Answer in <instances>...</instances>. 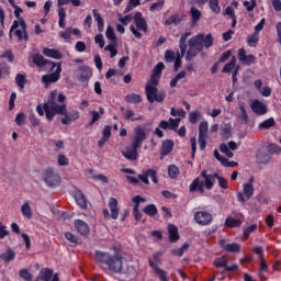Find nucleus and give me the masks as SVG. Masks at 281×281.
Here are the masks:
<instances>
[{
  "mask_svg": "<svg viewBox=\"0 0 281 281\" xmlns=\"http://www.w3.org/2000/svg\"><path fill=\"white\" fill-rule=\"evenodd\" d=\"M65 100L67 97L54 90L49 93L47 101L42 105H36V112L40 116L46 115L47 122H52L56 114L65 113Z\"/></svg>",
  "mask_w": 281,
  "mask_h": 281,
  "instance_id": "obj_1",
  "label": "nucleus"
},
{
  "mask_svg": "<svg viewBox=\"0 0 281 281\" xmlns=\"http://www.w3.org/2000/svg\"><path fill=\"white\" fill-rule=\"evenodd\" d=\"M94 260L99 265H106L108 269L113 271V273H122L124 257L120 252L111 255L109 252L97 250L94 254Z\"/></svg>",
  "mask_w": 281,
  "mask_h": 281,
  "instance_id": "obj_2",
  "label": "nucleus"
},
{
  "mask_svg": "<svg viewBox=\"0 0 281 281\" xmlns=\"http://www.w3.org/2000/svg\"><path fill=\"white\" fill-rule=\"evenodd\" d=\"M19 21H13V24L11 25L9 31V37L12 38V32H14L20 43L21 41L27 42L30 41V35L27 34V23H25V20L23 19H19Z\"/></svg>",
  "mask_w": 281,
  "mask_h": 281,
  "instance_id": "obj_3",
  "label": "nucleus"
},
{
  "mask_svg": "<svg viewBox=\"0 0 281 281\" xmlns=\"http://www.w3.org/2000/svg\"><path fill=\"white\" fill-rule=\"evenodd\" d=\"M43 180L47 188H58L60 186V175L54 167H48L44 170Z\"/></svg>",
  "mask_w": 281,
  "mask_h": 281,
  "instance_id": "obj_4",
  "label": "nucleus"
},
{
  "mask_svg": "<svg viewBox=\"0 0 281 281\" xmlns=\"http://www.w3.org/2000/svg\"><path fill=\"white\" fill-rule=\"evenodd\" d=\"M145 92H146L149 104H154L155 102L161 103L164 102V100H166V92L165 91L159 92L157 87L146 86Z\"/></svg>",
  "mask_w": 281,
  "mask_h": 281,
  "instance_id": "obj_5",
  "label": "nucleus"
},
{
  "mask_svg": "<svg viewBox=\"0 0 281 281\" xmlns=\"http://www.w3.org/2000/svg\"><path fill=\"white\" fill-rule=\"evenodd\" d=\"M55 67V71L49 75H44L42 77V82L44 85H53V82H58V80H60V74H63V64L56 63Z\"/></svg>",
  "mask_w": 281,
  "mask_h": 281,
  "instance_id": "obj_6",
  "label": "nucleus"
},
{
  "mask_svg": "<svg viewBox=\"0 0 281 281\" xmlns=\"http://www.w3.org/2000/svg\"><path fill=\"white\" fill-rule=\"evenodd\" d=\"M109 209L111 214H109V211L105 209L103 210V217L109 218V216H111L112 221H117V217L120 216V207H117V199L115 198L109 199Z\"/></svg>",
  "mask_w": 281,
  "mask_h": 281,
  "instance_id": "obj_7",
  "label": "nucleus"
},
{
  "mask_svg": "<svg viewBox=\"0 0 281 281\" xmlns=\"http://www.w3.org/2000/svg\"><path fill=\"white\" fill-rule=\"evenodd\" d=\"M254 184L245 183L243 186V192L237 193V200L239 201V203H247V201H249V199L254 196Z\"/></svg>",
  "mask_w": 281,
  "mask_h": 281,
  "instance_id": "obj_8",
  "label": "nucleus"
},
{
  "mask_svg": "<svg viewBox=\"0 0 281 281\" xmlns=\"http://www.w3.org/2000/svg\"><path fill=\"white\" fill-rule=\"evenodd\" d=\"M194 221L198 225L205 226L211 225L214 217L212 216V213H209L207 211H196L194 213Z\"/></svg>",
  "mask_w": 281,
  "mask_h": 281,
  "instance_id": "obj_9",
  "label": "nucleus"
},
{
  "mask_svg": "<svg viewBox=\"0 0 281 281\" xmlns=\"http://www.w3.org/2000/svg\"><path fill=\"white\" fill-rule=\"evenodd\" d=\"M59 115H64L65 117L61 119V124H64L65 126L71 124V122H76V120L80 119V112H78L77 110H72L70 112H67V104L65 103V111L63 114Z\"/></svg>",
  "mask_w": 281,
  "mask_h": 281,
  "instance_id": "obj_10",
  "label": "nucleus"
},
{
  "mask_svg": "<svg viewBox=\"0 0 281 281\" xmlns=\"http://www.w3.org/2000/svg\"><path fill=\"white\" fill-rule=\"evenodd\" d=\"M137 150H139V147L132 143L131 146H127L125 150L121 153L128 161H137V159H139V153H137Z\"/></svg>",
  "mask_w": 281,
  "mask_h": 281,
  "instance_id": "obj_11",
  "label": "nucleus"
},
{
  "mask_svg": "<svg viewBox=\"0 0 281 281\" xmlns=\"http://www.w3.org/2000/svg\"><path fill=\"white\" fill-rule=\"evenodd\" d=\"M148 177L151 178L153 183H158V179H157V170L155 169H147L145 171H143L142 175H138V179H140V181L143 183H145V186H149L150 181L148 180Z\"/></svg>",
  "mask_w": 281,
  "mask_h": 281,
  "instance_id": "obj_12",
  "label": "nucleus"
},
{
  "mask_svg": "<svg viewBox=\"0 0 281 281\" xmlns=\"http://www.w3.org/2000/svg\"><path fill=\"white\" fill-rule=\"evenodd\" d=\"M32 60L34 65H36V67H45V65H49L50 71H54V69H56V61L45 59V57H43V55L41 54L33 55Z\"/></svg>",
  "mask_w": 281,
  "mask_h": 281,
  "instance_id": "obj_13",
  "label": "nucleus"
},
{
  "mask_svg": "<svg viewBox=\"0 0 281 281\" xmlns=\"http://www.w3.org/2000/svg\"><path fill=\"white\" fill-rule=\"evenodd\" d=\"M134 133L135 136L132 144L140 148V146L144 144L146 139V132L144 131V127L138 125L135 127Z\"/></svg>",
  "mask_w": 281,
  "mask_h": 281,
  "instance_id": "obj_14",
  "label": "nucleus"
},
{
  "mask_svg": "<svg viewBox=\"0 0 281 281\" xmlns=\"http://www.w3.org/2000/svg\"><path fill=\"white\" fill-rule=\"evenodd\" d=\"M237 58L239 63H241L243 65H247L248 67L249 65H254V63H256V57L251 54L247 55L245 48H239Z\"/></svg>",
  "mask_w": 281,
  "mask_h": 281,
  "instance_id": "obj_15",
  "label": "nucleus"
},
{
  "mask_svg": "<svg viewBox=\"0 0 281 281\" xmlns=\"http://www.w3.org/2000/svg\"><path fill=\"white\" fill-rule=\"evenodd\" d=\"M134 23L136 25V30L139 32H148V23L146 19L142 14V12H136L134 15Z\"/></svg>",
  "mask_w": 281,
  "mask_h": 281,
  "instance_id": "obj_16",
  "label": "nucleus"
},
{
  "mask_svg": "<svg viewBox=\"0 0 281 281\" xmlns=\"http://www.w3.org/2000/svg\"><path fill=\"white\" fill-rule=\"evenodd\" d=\"M148 262H149V267L153 269L154 273H156L158 276L160 281H170L166 270L159 268V266L157 263H155V261H153V259H150V258L148 259Z\"/></svg>",
  "mask_w": 281,
  "mask_h": 281,
  "instance_id": "obj_17",
  "label": "nucleus"
},
{
  "mask_svg": "<svg viewBox=\"0 0 281 281\" xmlns=\"http://www.w3.org/2000/svg\"><path fill=\"white\" fill-rule=\"evenodd\" d=\"M37 280L43 281H60V278L58 277V273L54 274V270L46 268L41 271V274L38 276Z\"/></svg>",
  "mask_w": 281,
  "mask_h": 281,
  "instance_id": "obj_18",
  "label": "nucleus"
},
{
  "mask_svg": "<svg viewBox=\"0 0 281 281\" xmlns=\"http://www.w3.org/2000/svg\"><path fill=\"white\" fill-rule=\"evenodd\" d=\"M121 111H123V119L125 121H131V122H142L144 121V115L138 114L137 116H135V111L131 110V109H124V106H121Z\"/></svg>",
  "mask_w": 281,
  "mask_h": 281,
  "instance_id": "obj_19",
  "label": "nucleus"
},
{
  "mask_svg": "<svg viewBox=\"0 0 281 281\" xmlns=\"http://www.w3.org/2000/svg\"><path fill=\"white\" fill-rule=\"evenodd\" d=\"M200 176L204 179V188H206V190H212V188H214V181L216 179V176H214V173H209L205 169L201 171Z\"/></svg>",
  "mask_w": 281,
  "mask_h": 281,
  "instance_id": "obj_20",
  "label": "nucleus"
},
{
  "mask_svg": "<svg viewBox=\"0 0 281 281\" xmlns=\"http://www.w3.org/2000/svg\"><path fill=\"white\" fill-rule=\"evenodd\" d=\"M189 192H199L200 194L205 193L204 182L201 180V178L196 177L195 179H193V181L189 186Z\"/></svg>",
  "mask_w": 281,
  "mask_h": 281,
  "instance_id": "obj_21",
  "label": "nucleus"
},
{
  "mask_svg": "<svg viewBox=\"0 0 281 281\" xmlns=\"http://www.w3.org/2000/svg\"><path fill=\"white\" fill-rule=\"evenodd\" d=\"M75 228L81 236H89V224L82 220H75L74 222Z\"/></svg>",
  "mask_w": 281,
  "mask_h": 281,
  "instance_id": "obj_22",
  "label": "nucleus"
},
{
  "mask_svg": "<svg viewBox=\"0 0 281 281\" xmlns=\"http://www.w3.org/2000/svg\"><path fill=\"white\" fill-rule=\"evenodd\" d=\"M250 109L256 113V115H265L267 113V105L260 100H254L250 103Z\"/></svg>",
  "mask_w": 281,
  "mask_h": 281,
  "instance_id": "obj_23",
  "label": "nucleus"
},
{
  "mask_svg": "<svg viewBox=\"0 0 281 281\" xmlns=\"http://www.w3.org/2000/svg\"><path fill=\"white\" fill-rule=\"evenodd\" d=\"M79 72V82H87V80L91 79V76H93V72L91 71V68L89 66H80L78 68Z\"/></svg>",
  "mask_w": 281,
  "mask_h": 281,
  "instance_id": "obj_24",
  "label": "nucleus"
},
{
  "mask_svg": "<svg viewBox=\"0 0 281 281\" xmlns=\"http://www.w3.org/2000/svg\"><path fill=\"white\" fill-rule=\"evenodd\" d=\"M220 246L224 251H228V254H238V251H240V246L238 244H227L225 239H220Z\"/></svg>",
  "mask_w": 281,
  "mask_h": 281,
  "instance_id": "obj_25",
  "label": "nucleus"
},
{
  "mask_svg": "<svg viewBox=\"0 0 281 281\" xmlns=\"http://www.w3.org/2000/svg\"><path fill=\"white\" fill-rule=\"evenodd\" d=\"M188 44L189 47H193L200 52H203V34H198L196 36L191 37Z\"/></svg>",
  "mask_w": 281,
  "mask_h": 281,
  "instance_id": "obj_26",
  "label": "nucleus"
},
{
  "mask_svg": "<svg viewBox=\"0 0 281 281\" xmlns=\"http://www.w3.org/2000/svg\"><path fill=\"white\" fill-rule=\"evenodd\" d=\"M173 149H175V142L172 139L164 140L160 148L161 157H167V155H170V153H172Z\"/></svg>",
  "mask_w": 281,
  "mask_h": 281,
  "instance_id": "obj_27",
  "label": "nucleus"
},
{
  "mask_svg": "<svg viewBox=\"0 0 281 281\" xmlns=\"http://www.w3.org/2000/svg\"><path fill=\"white\" fill-rule=\"evenodd\" d=\"M167 232L169 234V243H177L179 240V228L175 224H168Z\"/></svg>",
  "mask_w": 281,
  "mask_h": 281,
  "instance_id": "obj_28",
  "label": "nucleus"
},
{
  "mask_svg": "<svg viewBox=\"0 0 281 281\" xmlns=\"http://www.w3.org/2000/svg\"><path fill=\"white\" fill-rule=\"evenodd\" d=\"M190 36H192V33H190V32H187L180 36L179 47H180L181 56H186V52H188L187 43H188V38H190Z\"/></svg>",
  "mask_w": 281,
  "mask_h": 281,
  "instance_id": "obj_29",
  "label": "nucleus"
},
{
  "mask_svg": "<svg viewBox=\"0 0 281 281\" xmlns=\"http://www.w3.org/2000/svg\"><path fill=\"white\" fill-rule=\"evenodd\" d=\"M257 160L259 164L267 165L271 161V154H269V151L259 149L257 151Z\"/></svg>",
  "mask_w": 281,
  "mask_h": 281,
  "instance_id": "obj_30",
  "label": "nucleus"
},
{
  "mask_svg": "<svg viewBox=\"0 0 281 281\" xmlns=\"http://www.w3.org/2000/svg\"><path fill=\"white\" fill-rule=\"evenodd\" d=\"M16 258V252L13 251L12 248H8L4 252L0 254V260L3 262H12Z\"/></svg>",
  "mask_w": 281,
  "mask_h": 281,
  "instance_id": "obj_31",
  "label": "nucleus"
},
{
  "mask_svg": "<svg viewBox=\"0 0 281 281\" xmlns=\"http://www.w3.org/2000/svg\"><path fill=\"white\" fill-rule=\"evenodd\" d=\"M43 54L44 56H47L48 58H54L55 60H60L63 58V53L54 48H44Z\"/></svg>",
  "mask_w": 281,
  "mask_h": 281,
  "instance_id": "obj_32",
  "label": "nucleus"
},
{
  "mask_svg": "<svg viewBox=\"0 0 281 281\" xmlns=\"http://www.w3.org/2000/svg\"><path fill=\"white\" fill-rule=\"evenodd\" d=\"M104 113H106V111L102 106H99V112L98 111H90L89 115H91L92 117H91V121L88 124V126H93V124L95 122H98L102 117L101 115H104Z\"/></svg>",
  "mask_w": 281,
  "mask_h": 281,
  "instance_id": "obj_33",
  "label": "nucleus"
},
{
  "mask_svg": "<svg viewBox=\"0 0 281 281\" xmlns=\"http://www.w3.org/2000/svg\"><path fill=\"white\" fill-rule=\"evenodd\" d=\"M75 201L81 210H87V198H85V193H82V191H77L75 193Z\"/></svg>",
  "mask_w": 281,
  "mask_h": 281,
  "instance_id": "obj_34",
  "label": "nucleus"
},
{
  "mask_svg": "<svg viewBox=\"0 0 281 281\" xmlns=\"http://www.w3.org/2000/svg\"><path fill=\"white\" fill-rule=\"evenodd\" d=\"M183 21V15L176 13L170 15L166 21L165 25L170 26V25H179Z\"/></svg>",
  "mask_w": 281,
  "mask_h": 281,
  "instance_id": "obj_35",
  "label": "nucleus"
},
{
  "mask_svg": "<svg viewBox=\"0 0 281 281\" xmlns=\"http://www.w3.org/2000/svg\"><path fill=\"white\" fill-rule=\"evenodd\" d=\"M92 14L94 16V20L98 23V31L104 32V19H102V15H100V12H98V9H93Z\"/></svg>",
  "mask_w": 281,
  "mask_h": 281,
  "instance_id": "obj_36",
  "label": "nucleus"
},
{
  "mask_svg": "<svg viewBox=\"0 0 281 281\" xmlns=\"http://www.w3.org/2000/svg\"><path fill=\"white\" fill-rule=\"evenodd\" d=\"M199 54H201V50H199V48L189 46V49L187 50V55H186V60L188 63H192V60H194V58H196V56H199Z\"/></svg>",
  "mask_w": 281,
  "mask_h": 281,
  "instance_id": "obj_37",
  "label": "nucleus"
},
{
  "mask_svg": "<svg viewBox=\"0 0 281 281\" xmlns=\"http://www.w3.org/2000/svg\"><path fill=\"white\" fill-rule=\"evenodd\" d=\"M190 14H191L192 25H196V23H199V21H201V11L199 9H196L195 7H191Z\"/></svg>",
  "mask_w": 281,
  "mask_h": 281,
  "instance_id": "obj_38",
  "label": "nucleus"
},
{
  "mask_svg": "<svg viewBox=\"0 0 281 281\" xmlns=\"http://www.w3.org/2000/svg\"><path fill=\"white\" fill-rule=\"evenodd\" d=\"M224 225H225V227H240V225H243V220L227 217L224 222Z\"/></svg>",
  "mask_w": 281,
  "mask_h": 281,
  "instance_id": "obj_39",
  "label": "nucleus"
},
{
  "mask_svg": "<svg viewBox=\"0 0 281 281\" xmlns=\"http://www.w3.org/2000/svg\"><path fill=\"white\" fill-rule=\"evenodd\" d=\"M236 56H232L231 61L227 63L224 68L222 69V74H232L236 68Z\"/></svg>",
  "mask_w": 281,
  "mask_h": 281,
  "instance_id": "obj_40",
  "label": "nucleus"
},
{
  "mask_svg": "<svg viewBox=\"0 0 281 281\" xmlns=\"http://www.w3.org/2000/svg\"><path fill=\"white\" fill-rule=\"evenodd\" d=\"M144 214H147V216H157L158 214V210L157 206L155 204H148L147 206H145L143 209Z\"/></svg>",
  "mask_w": 281,
  "mask_h": 281,
  "instance_id": "obj_41",
  "label": "nucleus"
},
{
  "mask_svg": "<svg viewBox=\"0 0 281 281\" xmlns=\"http://www.w3.org/2000/svg\"><path fill=\"white\" fill-rule=\"evenodd\" d=\"M125 101L130 104H139V102H142V95L137 93H131L125 97Z\"/></svg>",
  "mask_w": 281,
  "mask_h": 281,
  "instance_id": "obj_42",
  "label": "nucleus"
},
{
  "mask_svg": "<svg viewBox=\"0 0 281 281\" xmlns=\"http://www.w3.org/2000/svg\"><path fill=\"white\" fill-rule=\"evenodd\" d=\"M214 267L217 269H226L227 267V259L225 257L215 258L213 261Z\"/></svg>",
  "mask_w": 281,
  "mask_h": 281,
  "instance_id": "obj_43",
  "label": "nucleus"
},
{
  "mask_svg": "<svg viewBox=\"0 0 281 281\" xmlns=\"http://www.w3.org/2000/svg\"><path fill=\"white\" fill-rule=\"evenodd\" d=\"M21 212L24 218H32V207L30 206V202H25L22 205Z\"/></svg>",
  "mask_w": 281,
  "mask_h": 281,
  "instance_id": "obj_44",
  "label": "nucleus"
},
{
  "mask_svg": "<svg viewBox=\"0 0 281 281\" xmlns=\"http://www.w3.org/2000/svg\"><path fill=\"white\" fill-rule=\"evenodd\" d=\"M25 82H27V79H25V76L18 74L15 77V85H18L20 91H23V89H25Z\"/></svg>",
  "mask_w": 281,
  "mask_h": 281,
  "instance_id": "obj_45",
  "label": "nucleus"
},
{
  "mask_svg": "<svg viewBox=\"0 0 281 281\" xmlns=\"http://www.w3.org/2000/svg\"><path fill=\"white\" fill-rule=\"evenodd\" d=\"M209 8L214 14H221V4H218V0H209Z\"/></svg>",
  "mask_w": 281,
  "mask_h": 281,
  "instance_id": "obj_46",
  "label": "nucleus"
},
{
  "mask_svg": "<svg viewBox=\"0 0 281 281\" xmlns=\"http://www.w3.org/2000/svg\"><path fill=\"white\" fill-rule=\"evenodd\" d=\"M64 236L66 240H68V243H70L71 245H78V243H80V238L74 235L71 232H66Z\"/></svg>",
  "mask_w": 281,
  "mask_h": 281,
  "instance_id": "obj_47",
  "label": "nucleus"
},
{
  "mask_svg": "<svg viewBox=\"0 0 281 281\" xmlns=\"http://www.w3.org/2000/svg\"><path fill=\"white\" fill-rule=\"evenodd\" d=\"M201 111L195 110L189 113V122L190 124H196L199 120H201Z\"/></svg>",
  "mask_w": 281,
  "mask_h": 281,
  "instance_id": "obj_48",
  "label": "nucleus"
},
{
  "mask_svg": "<svg viewBox=\"0 0 281 281\" xmlns=\"http://www.w3.org/2000/svg\"><path fill=\"white\" fill-rule=\"evenodd\" d=\"M207 130H209L207 122L206 121L201 122L199 126V137H207Z\"/></svg>",
  "mask_w": 281,
  "mask_h": 281,
  "instance_id": "obj_49",
  "label": "nucleus"
},
{
  "mask_svg": "<svg viewBox=\"0 0 281 281\" xmlns=\"http://www.w3.org/2000/svg\"><path fill=\"white\" fill-rule=\"evenodd\" d=\"M105 36L112 43H117V36H115V30H113V27L108 26L106 32H105Z\"/></svg>",
  "mask_w": 281,
  "mask_h": 281,
  "instance_id": "obj_50",
  "label": "nucleus"
},
{
  "mask_svg": "<svg viewBox=\"0 0 281 281\" xmlns=\"http://www.w3.org/2000/svg\"><path fill=\"white\" fill-rule=\"evenodd\" d=\"M166 68V66L164 65V63L159 61L153 69V76H156L158 78H161V71H164V69Z\"/></svg>",
  "mask_w": 281,
  "mask_h": 281,
  "instance_id": "obj_51",
  "label": "nucleus"
},
{
  "mask_svg": "<svg viewBox=\"0 0 281 281\" xmlns=\"http://www.w3.org/2000/svg\"><path fill=\"white\" fill-rule=\"evenodd\" d=\"M190 246L188 245V244H183L180 248H177V249H173L172 251H171V254L173 255V256H178L179 258H181V256H183V254H186V251H188V248H189Z\"/></svg>",
  "mask_w": 281,
  "mask_h": 281,
  "instance_id": "obj_52",
  "label": "nucleus"
},
{
  "mask_svg": "<svg viewBox=\"0 0 281 281\" xmlns=\"http://www.w3.org/2000/svg\"><path fill=\"white\" fill-rule=\"evenodd\" d=\"M273 126H276V120L273 117L265 120L259 124V128H271Z\"/></svg>",
  "mask_w": 281,
  "mask_h": 281,
  "instance_id": "obj_53",
  "label": "nucleus"
},
{
  "mask_svg": "<svg viewBox=\"0 0 281 281\" xmlns=\"http://www.w3.org/2000/svg\"><path fill=\"white\" fill-rule=\"evenodd\" d=\"M212 45H214V37H212L211 33H209L206 36L203 35V47L209 49V47H212Z\"/></svg>",
  "mask_w": 281,
  "mask_h": 281,
  "instance_id": "obj_54",
  "label": "nucleus"
},
{
  "mask_svg": "<svg viewBox=\"0 0 281 281\" xmlns=\"http://www.w3.org/2000/svg\"><path fill=\"white\" fill-rule=\"evenodd\" d=\"M168 175L171 179H177L179 177V168L175 165L168 167Z\"/></svg>",
  "mask_w": 281,
  "mask_h": 281,
  "instance_id": "obj_55",
  "label": "nucleus"
},
{
  "mask_svg": "<svg viewBox=\"0 0 281 281\" xmlns=\"http://www.w3.org/2000/svg\"><path fill=\"white\" fill-rule=\"evenodd\" d=\"M186 78V71H180L173 79H171L170 81V87L171 89H175V87H177V83L179 82V80Z\"/></svg>",
  "mask_w": 281,
  "mask_h": 281,
  "instance_id": "obj_56",
  "label": "nucleus"
},
{
  "mask_svg": "<svg viewBox=\"0 0 281 281\" xmlns=\"http://www.w3.org/2000/svg\"><path fill=\"white\" fill-rule=\"evenodd\" d=\"M256 229H258L257 224H252V225L244 228V238H249V236H251V234H254V232H256Z\"/></svg>",
  "mask_w": 281,
  "mask_h": 281,
  "instance_id": "obj_57",
  "label": "nucleus"
},
{
  "mask_svg": "<svg viewBox=\"0 0 281 281\" xmlns=\"http://www.w3.org/2000/svg\"><path fill=\"white\" fill-rule=\"evenodd\" d=\"M248 47H256L258 45V34L254 33L247 38Z\"/></svg>",
  "mask_w": 281,
  "mask_h": 281,
  "instance_id": "obj_58",
  "label": "nucleus"
},
{
  "mask_svg": "<svg viewBox=\"0 0 281 281\" xmlns=\"http://www.w3.org/2000/svg\"><path fill=\"white\" fill-rule=\"evenodd\" d=\"M214 177L217 179L220 188H222V190H227V180L221 177L218 173H214Z\"/></svg>",
  "mask_w": 281,
  "mask_h": 281,
  "instance_id": "obj_59",
  "label": "nucleus"
},
{
  "mask_svg": "<svg viewBox=\"0 0 281 281\" xmlns=\"http://www.w3.org/2000/svg\"><path fill=\"white\" fill-rule=\"evenodd\" d=\"M20 278H22V280L24 281H32V274L30 273V271L27 269H22L19 272Z\"/></svg>",
  "mask_w": 281,
  "mask_h": 281,
  "instance_id": "obj_60",
  "label": "nucleus"
},
{
  "mask_svg": "<svg viewBox=\"0 0 281 281\" xmlns=\"http://www.w3.org/2000/svg\"><path fill=\"white\" fill-rule=\"evenodd\" d=\"M170 115H172V117H177V115H179V117H186V112L183 109L177 110L175 108H171Z\"/></svg>",
  "mask_w": 281,
  "mask_h": 281,
  "instance_id": "obj_61",
  "label": "nucleus"
},
{
  "mask_svg": "<svg viewBox=\"0 0 281 281\" xmlns=\"http://www.w3.org/2000/svg\"><path fill=\"white\" fill-rule=\"evenodd\" d=\"M257 2L256 0L244 1V8H246L247 12H254V9L256 8Z\"/></svg>",
  "mask_w": 281,
  "mask_h": 281,
  "instance_id": "obj_62",
  "label": "nucleus"
},
{
  "mask_svg": "<svg viewBox=\"0 0 281 281\" xmlns=\"http://www.w3.org/2000/svg\"><path fill=\"white\" fill-rule=\"evenodd\" d=\"M165 58L167 63H173V60L177 58V56L175 55V50H166Z\"/></svg>",
  "mask_w": 281,
  "mask_h": 281,
  "instance_id": "obj_63",
  "label": "nucleus"
},
{
  "mask_svg": "<svg viewBox=\"0 0 281 281\" xmlns=\"http://www.w3.org/2000/svg\"><path fill=\"white\" fill-rule=\"evenodd\" d=\"M276 30H277V43L281 45V22L277 23Z\"/></svg>",
  "mask_w": 281,
  "mask_h": 281,
  "instance_id": "obj_64",
  "label": "nucleus"
}]
</instances>
